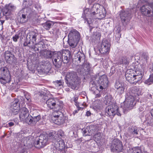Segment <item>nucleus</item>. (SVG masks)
<instances>
[{
  "label": "nucleus",
  "mask_w": 153,
  "mask_h": 153,
  "mask_svg": "<svg viewBox=\"0 0 153 153\" xmlns=\"http://www.w3.org/2000/svg\"><path fill=\"white\" fill-rule=\"evenodd\" d=\"M92 79L90 82V86L91 85H93L92 88H95L99 92L102 90L104 87L107 85L108 82L107 76L105 75L100 76L98 75H95L92 77Z\"/></svg>",
  "instance_id": "1"
},
{
  "label": "nucleus",
  "mask_w": 153,
  "mask_h": 153,
  "mask_svg": "<svg viewBox=\"0 0 153 153\" xmlns=\"http://www.w3.org/2000/svg\"><path fill=\"white\" fill-rule=\"evenodd\" d=\"M66 82L68 86L73 89H77L80 79L76 73L74 71L68 72L66 76Z\"/></svg>",
  "instance_id": "2"
},
{
  "label": "nucleus",
  "mask_w": 153,
  "mask_h": 153,
  "mask_svg": "<svg viewBox=\"0 0 153 153\" xmlns=\"http://www.w3.org/2000/svg\"><path fill=\"white\" fill-rule=\"evenodd\" d=\"M11 77L8 68L2 67L0 68V82L3 85L10 82Z\"/></svg>",
  "instance_id": "3"
},
{
  "label": "nucleus",
  "mask_w": 153,
  "mask_h": 153,
  "mask_svg": "<svg viewBox=\"0 0 153 153\" xmlns=\"http://www.w3.org/2000/svg\"><path fill=\"white\" fill-rule=\"evenodd\" d=\"M132 72V70H127L125 74L126 78V80L130 83L136 85L137 83H139L143 76L141 75H134Z\"/></svg>",
  "instance_id": "4"
},
{
  "label": "nucleus",
  "mask_w": 153,
  "mask_h": 153,
  "mask_svg": "<svg viewBox=\"0 0 153 153\" xmlns=\"http://www.w3.org/2000/svg\"><path fill=\"white\" fill-rule=\"evenodd\" d=\"M105 114L106 115L113 118L115 115L121 116V114L119 111L117 105L114 104L107 107L105 109Z\"/></svg>",
  "instance_id": "5"
},
{
  "label": "nucleus",
  "mask_w": 153,
  "mask_h": 153,
  "mask_svg": "<svg viewBox=\"0 0 153 153\" xmlns=\"http://www.w3.org/2000/svg\"><path fill=\"white\" fill-rule=\"evenodd\" d=\"M99 5L98 4H94L92 10L90 9L86 8L84 10V14L85 17H88L90 19L91 18L94 19V16L96 14H97L99 12Z\"/></svg>",
  "instance_id": "6"
},
{
  "label": "nucleus",
  "mask_w": 153,
  "mask_h": 153,
  "mask_svg": "<svg viewBox=\"0 0 153 153\" xmlns=\"http://www.w3.org/2000/svg\"><path fill=\"white\" fill-rule=\"evenodd\" d=\"M19 117L21 121L27 123L30 122V120H31V116L29 115V111L27 108L24 106L22 107L20 109Z\"/></svg>",
  "instance_id": "7"
},
{
  "label": "nucleus",
  "mask_w": 153,
  "mask_h": 153,
  "mask_svg": "<svg viewBox=\"0 0 153 153\" xmlns=\"http://www.w3.org/2000/svg\"><path fill=\"white\" fill-rule=\"evenodd\" d=\"M135 93L134 95H130L126 97L123 108L124 113H126L127 111L132 109L134 105V96H136Z\"/></svg>",
  "instance_id": "8"
},
{
  "label": "nucleus",
  "mask_w": 153,
  "mask_h": 153,
  "mask_svg": "<svg viewBox=\"0 0 153 153\" xmlns=\"http://www.w3.org/2000/svg\"><path fill=\"white\" fill-rule=\"evenodd\" d=\"M48 140L47 135H41L34 142V145L35 147L39 149L42 148L46 145Z\"/></svg>",
  "instance_id": "9"
},
{
  "label": "nucleus",
  "mask_w": 153,
  "mask_h": 153,
  "mask_svg": "<svg viewBox=\"0 0 153 153\" xmlns=\"http://www.w3.org/2000/svg\"><path fill=\"white\" fill-rule=\"evenodd\" d=\"M141 12L149 17H153V2L143 6L141 8Z\"/></svg>",
  "instance_id": "10"
},
{
  "label": "nucleus",
  "mask_w": 153,
  "mask_h": 153,
  "mask_svg": "<svg viewBox=\"0 0 153 153\" xmlns=\"http://www.w3.org/2000/svg\"><path fill=\"white\" fill-rule=\"evenodd\" d=\"M63 54L60 52H54L52 58L53 63L55 66L59 68L62 62Z\"/></svg>",
  "instance_id": "11"
},
{
  "label": "nucleus",
  "mask_w": 153,
  "mask_h": 153,
  "mask_svg": "<svg viewBox=\"0 0 153 153\" xmlns=\"http://www.w3.org/2000/svg\"><path fill=\"white\" fill-rule=\"evenodd\" d=\"M111 44L109 42L106 40L103 41L100 47L98 48L99 52L102 54H108L110 51Z\"/></svg>",
  "instance_id": "12"
},
{
  "label": "nucleus",
  "mask_w": 153,
  "mask_h": 153,
  "mask_svg": "<svg viewBox=\"0 0 153 153\" xmlns=\"http://www.w3.org/2000/svg\"><path fill=\"white\" fill-rule=\"evenodd\" d=\"M120 18L123 24H126L131 19V12L129 10H122L120 14Z\"/></svg>",
  "instance_id": "13"
},
{
  "label": "nucleus",
  "mask_w": 153,
  "mask_h": 153,
  "mask_svg": "<svg viewBox=\"0 0 153 153\" xmlns=\"http://www.w3.org/2000/svg\"><path fill=\"white\" fill-rule=\"evenodd\" d=\"M111 148V151L113 152H121L123 149L121 142L118 139H114L112 142Z\"/></svg>",
  "instance_id": "14"
},
{
  "label": "nucleus",
  "mask_w": 153,
  "mask_h": 153,
  "mask_svg": "<svg viewBox=\"0 0 153 153\" xmlns=\"http://www.w3.org/2000/svg\"><path fill=\"white\" fill-rule=\"evenodd\" d=\"M39 34L34 31H32L29 33L27 35V38L31 43L34 46L37 45L38 44H36V40L39 36ZM41 42L39 43L38 45H39Z\"/></svg>",
  "instance_id": "15"
},
{
  "label": "nucleus",
  "mask_w": 153,
  "mask_h": 153,
  "mask_svg": "<svg viewBox=\"0 0 153 153\" xmlns=\"http://www.w3.org/2000/svg\"><path fill=\"white\" fill-rule=\"evenodd\" d=\"M48 107L50 109L57 108L59 107L57 102V100L54 98H50L46 102Z\"/></svg>",
  "instance_id": "16"
},
{
  "label": "nucleus",
  "mask_w": 153,
  "mask_h": 153,
  "mask_svg": "<svg viewBox=\"0 0 153 153\" xmlns=\"http://www.w3.org/2000/svg\"><path fill=\"white\" fill-rule=\"evenodd\" d=\"M4 56L6 61L10 64L15 62L16 61V58L9 51H5Z\"/></svg>",
  "instance_id": "17"
},
{
  "label": "nucleus",
  "mask_w": 153,
  "mask_h": 153,
  "mask_svg": "<svg viewBox=\"0 0 153 153\" xmlns=\"http://www.w3.org/2000/svg\"><path fill=\"white\" fill-rule=\"evenodd\" d=\"M15 9L16 7L11 4L7 5L3 11V13L6 16H9L11 14V11Z\"/></svg>",
  "instance_id": "18"
},
{
  "label": "nucleus",
  "mask_w": 153,
  "mask_h": 153,
  "mask_svg": "<svg viewBox=\"0 0 153 153\" xmlns=\"http://www.w3.org/2000/svg\"><path fill=\"white\" fill-rule=\"evenodd\" d=\"M24 10L26 14L27 15V18H30L36 17L37 15L36 12L31 8H24Z\"/></svg>",
  "instance_id": "19"
},
{
  "label": "nucleus",
  "mask_w": 153,
  "mask_h": 153,
  "mask_svg": "<svg viewBox=\"0 0 153 153\" xmlns=\"http://www.w3.org/2000/svg\"><path fill=\"white\" fill-rule=\"evenodd\" d=\"M80 34L79 32L75 29L71 30L69 33L68 39H79Z\"/></svg>",
  "instance_id": "20"
},
{
  "label": "nucleus",
  "mask_w": 153,
  "mask_h": 153,
  "mask_svg": "<svg viewBox=\"0 0 153 153\" xmlns=\"http://www.w3.org/2000/svg\"><path fill=\"white\" fill-rule=\"evenodd\" d=\"M140 128L137 127H132L128 128V134L130 137H134L138 134Z\"/></svg>",
  "instance_id": "21"
},
{
  "label": "nucleus",
  "mask_w": 153,
  "mask_h": 153,
  "mask_svg": "<svg viewBox=\"0 0 153 153\" xmlns=\"http://www.w3.org/2000/svg\"><path fill=\"white\" fill-rule=\"evenodd\" d=\"M20 16V22L21 23H24L26 22L27 20L26 17V16L27 15L26 14V12L25 11L24 8L20 10L19 12Z\"/></svg>",
  "instance_id": "22"
},
{
  "label": "nucleus",
  "mask_w": 153,
  "mask_h": 153,
  "mask_svg": "<svg viewBox=\"0 0 153 153\" xmlns=\"http://www.w3.org/2000/svg\"><path fill=\"white\" fill-rule=\"evenodd\" d=\"M51 120L53 121V122L58 125H60L63 124L64 122L63 116L62 117L60 116L58 117H52Z\"/></svg>",
  "instance_id": "23"
},
{
  "label": "nucleus",
  "mask_w": 153,
  "mask_h": 153,
  "mask_svg": "<svg viewBox=\"0 0 153 153\" xmlns=\"http://www.w3.org/2000/svg\"><path fill=\"white\" fill-rule=\"evenodd\" d=\"M41 119V116L39 115L37 116H34V114H33L32 116H31V120H30V122L28 123L29 124H32L35 125L37 122L39 121Z\"/></svg>",
  "instance_id": "24"
},
{
  "label": "nucleus",
  "mask_w": 153,
  "mask_h": 153,
  "mask_svg": "<svg viewBox=\"0 0 153 153\" xmlns=\"http://www.w3.org/2000/svg\"><path fill=\"white\" fill-rule=\"evenodd\" d=\"M65 55H63L62 62L64 63H68L70 59H71L72 56L70 52L69 51H66Z\"/></svg>",
  "instance_id": "25"
},
{
  "label": "nucleus",
  "mask_w": 153,
  "mask_h": 153,
  "mask_svg": "<svg viewBox=\"0 0 153 153\" xmlns=\"http://www.w3.org/2000/svg\"><path fill=\"white\" fill-rule=\"evenodd\" d=\"M79 67L80 68V72H88L90 70L91 66L89 63L88 62H85L82 65H80Z\"/></svg>",
  "instance_id": "26"
},
{
  "label": "nucleus",
  "mask_w": 153,
  "mask_h": 153,
  "mask_svg": "<svg viewBox=\"0 0 153 153\" xmlns=\"http://www.w3.org/2000/svg\"><path fill=\"white\" fill-rule=\"evenodd\" d=\"M85 58L84 54L80 52H78L75 56V59L76 60V61H78L79 62L84 61Z\"/></svg>",
  "instance_id": "27"
},
{
  "label": "nucleus",
  "mask_w": 153,
  "mask_h": 153,
  "mask_svg": "<svg viewBox=\"0 0 153 153\" xmlns=\"http://www.w3.org/2000/svg\"><path fill=\"white\" fill-rule=\"evenodd\" d=\"M79 39H68V42L71 48H75L78 42V41Z\"/></svg>",
  "instance_id": "28"
},
{
  "label": "nucleus",
  "mask_w": 153,
  "mask_h": 153,
  "mask_svg": "<svg viewBox=\"0 0 153 153\" xmlns=\"http://www.w3.org/2000/svg\"><path fill=\"white\" fill-rule=\"evenodd\" d=\"M54 52L50 51H46L43 53L44 56L47 59H51L53 56Z\"/></svg>",
  "instance_id": "29"
},
{
  "label": "nucleus",
  "mask_w": 153,
  "mask_h": 153,
  "mask_svg": "<svg viewBox=\"0 0 153 153\" xmlns=\"http://www.w3.org/2000/svg\"><path fill=\"white\" fill-rule=\"evenodd\" d=\"M54 143L59 148H60L61 150L65 147V143L63 140L62 139H60L59 141H56Z\"/></svg>",
  "instance_id": "30"
},
{
  "label": "nucleus",
  "mask_w": 153,
  "mask_h": 153,
  "mask_svg": "<svg viewBox=\"0 0 153 153\" xmlns=\"http://www.w3.org/2000/svg\"><path fill=\"white\" fill-rule=\"evenodd\" d=\"M20 108L19 101L18 99H15L13 102L11 103L10 108Z\"/></svg>",
  "instance_id": "31"
},
{
  "label": "nucleus",
  "mask_w": 153,
  "mask_h": 153,
  "mask_svg": "<svg viewBox=\"0 0 153 153\" xmlns=\"http://www.w3.org/2000/svg\"><path fill=\"white\" fill-rule=\"evenodd\" d=\"M117 63L119 65H127L128 64V62L127 58L126 57H123L120 59Z\"/></svg>",
  "instance_id": "32"
},
{
  "label": "nucleus",
  "mask_w": 153,
  "mask_h": 153,
  "mask_svg": "<svg viewBox=\"0 0 153 153\" xmlns=\"http://www.w3.org/2000/svg\"><path fill=\"white\" fill-rule=\"evenodd\" d=\"M33 3L32 0H24L23 3V5L25 8H29V6L32 5Z\"/></svg>",
  "instance_id": "33"
},
{
  "label": "nucleus",
  "mask_w": 153,
  "mask_h": 153,
  "mask_svg": "<svg viewBox=\"0 0 153 153\" xmlns=\"http://www.w3.org/2000/svg\"><path fill=\"white\" fill-rule=\"evenodd\" d=\"M23 45L24 46H28L29 47L34 49L37 48L36 47L34 46L33 44H32L27 38L25 42H24Z\"/></svg>",
  "instance_id": "34"
},
{
  "label": "nucleus",
  "mask_w": 153,
  "mask_h": 153,
  "mask_svg": "<svg viewBox=\"0 0 153 153\" xmlns=\"http://www.w3.org/2000/svg\"><path fill=\"white\" fill-rule=\"evenodd\" d=\"M60 150L61 149L57 146L54 143L51 146V151L53 153H59V152Z\"/></svg>",
  "instance_id": "35"
},
{
  "label": "nucleus",
  "mask_w": 153,
  "mask_h": 153,
  "mask_svg": "<svg viewBox=\"0 0 153 153\" xmlns=\"http://www.w3.org/2000/svg\"><path fill=\"white\" fill-rule=\"evenodd\" d=\"M144 83L148 85L153 84V74L150 75L149 78L145 81Z\"/></svg>",
  "instance_id": "36"
},
{
  "label": "nucleus",
  "mask_w": 153,
  "mask_h": 153,
  "mask_svg": "<svg viewBox=\"0 0 153 153\" xmlns=\"http://www.w3.org/2000/svg\"><path fill=\"white\" fill-rule=\"evenodd\" d=\"M52 22L50 21H47L43 24V26L46 30H48L52 25Z\"/></svg>",
  "instance_id": "37"
},
{
  "label": "nucleus",
  "mask_w": 153,
  "mask_h": 153,
  "mask_svg": "<svg viewBox=\"0 0 153 153\" xmlns=\"http://www.w3.org/2000/svg\"><path fill=\"white\" fill-rule=\"evenodd\" d=\"M85 18L87 23L88 24L89 26L90 31V32H91L92 29L93 28L92 22L94 19L91 18V19H90L89 18H88H88L87 17H85Z\"/></svg>",
  "instance_id": "38"
},
{
  "label": "nucleus",
  "mask_w": 153,
  "mask_h": 153,
  "mask_svg": "<svg viewBox=\"0 0 153 153\" xmlns=\"http://www.w3.org/2000/svg\"><path fill=\"white\" fill-rule=\"evenodd\" d=\"M124 87H125V86L124 83L118 81L116 82L115 85V88L116 89Z\"/></svg>",
  "instance_id": "39"
},
{
  "label": "nucleus",
  "mask_w": 153,
  "mask_h": 153,
  "mask_svg": "<svg viewBox=\"0 0 153 153\" xmlns=\"http://www.w3.org/2000/svg\"><path fill=\"white\" fill-rule=\"evenodd\" d=\"M134 73H133L134 75H141L142 76L143 75V72L142 71V68H137L135 71Z\"/></svg>",
  "instance_id": "40"
},
{
  "label": "nucleus",
  "mask_w": 153,
  "mask_h": 153,
  "mask_svg": "<svg viewBox=\"0 0 153 153\" xmlns=\"http://www.w3.org/2000/svg\"><path fill=\"white\" fill-rule=\"evenodd\" d=\"M82 131L83 135L84 136H90L91 135L88 127L82 129Z\"/></svg>",
  "instance_id": "41"
},
{
  "label": "nucleus",
  "mask_w": 153,
  "mask_h": 153,
  "mask_svg": "<svg viewBox=\"0 0 153 153\" xmlns=\"http://www.w3.org/2000/svg\"><path fill=\"white\" fill-rule=\"evenodd\" d=\"M64 82L63 80H57L55 82V85L56 86L59 88H61L62 87L63 84Z\"/></svg>",
  "instance_id": "42"
},
{
  "label": "nucleus",
  "mask_w": 153,
  "mask_h": 153,
  "mask_svg": "<svg viewBox=\"0 0 153 153\" xmlns=\"http://www.w3.org/2000/svg\"><path fill=\"white\" fill-rule=\"evenodd\" d=\"M132 153H145L142 152L141 150L138 147H135L132 148Z\"/></svg>",
  "instance_id": "43"
},
{
  "label": "nucleus",
  "mask_w": 153,
  "mask_h": 153,
  "mask_svg": "<svg viewBox=\"0 0 153 153\" xmlns=\"http://www.w3.org/2000/svg\"><path fill=\"white\" fill-rule=\"evenodd\" d=\"M88 129L89 130V132L91 135L94 133L96 130L94 126L91 125L89 127L88 126Z\"/></svg>",
  "instance_id": "44"
},
{
  "label": "nucleus",
  "mask_w": 153,
  "mask_h": 153,
  "mask_svg": "<svg viewBox=\"0 0 153 153\" xmlns=\"http://www.w3.org/2000/svg\"><path fill=\"white\" fill-rule=\"evenodd\" d=\"M63 116V114H62V113L59 111H58L53 113V116L52 117H58L60 116L62 117Z\"/></svg>",
  "instance_id": "45"
},
{
  "label": "nucleus",
  "mask_w": 153,
  "mask_h": 153,
  "mask_svg": "<svg viewBox=\"0 0 153 153\" xmlns=\"http://www.w3.org/2000/svg\"><path fill=\"white\" fill-rule=\"evenodd\" d=\"M99 38V36H97L96 33H94L91 36L90 40L92 42H94L97 39Z\"/></svg>",
  "instance_id": "46"
},
{
  "label": "nucleus",
  "mask_w": 153,
  "mask_h": 153,
  "mask_svg": "<svg viewBox=\"0 0 153 153\" xmlns=\"http://www.w3.org/2000/svg\"><path fill=\"white\" fill-rule=\"evenodd\" d=\"M19 108H10V109L12 112V114L13 115H16L18 113Z\"/></svg>",
  "instance_id": "47"
},
{
  "label": "nucleus",
  "mask_w": 153,
  "mask_h": 153,
  "mask_svg": "<svg viewBox=\"0 0 153 153\" xmlns=\"http://www.w3.org/2000/svg\"><path fill=\"white\" fill-rule=\"evenodd\" d=\"M20 35L21 33H20L15 34V35L13 36L12 38L13 41L15 42H17V40L19 39Z\"/></svg>",
  "instance_id": "48"
},
{
  "label": "nucleus",
  "mask_w": 153,
  "mask_h": 153,
  "mask_svg": "<svg viewBox=\"0 0 153 153\" xmlns=\"http://www.w3.org/2000/svg\"><path fill=\"white\" fill-rule=\"evenodd\" d=\"M125 88V87L116 89V92L120 94H122L124 92Z\"/></svg>",
  "instance_id": "49"
},
{
  "label": "nucleus",
  "mask_w": 153,
  "mask_h": 153,
  "mask_svg": "<svg viewBox=\"0 0 153 153\" xmlns=\"http://www.w3.org/2000/svg\"><path fill=\"white\" fill-rule=\"evenodd\" d=\"M94 137L95 140L98 141H100L101 138L100 134L99 133H97L94 136Z\"/></svg>",
  "instance_id": "50"
},
{
  "label": "nucleus",
  "mask_w": 153,
  "mask_h": 153,
  "mask_svg": "<svg viewBox=\"0 0 153 153\" xmlns=\"http://www.w3.org/2000/svg\"><path fill=\"white\" fill-rule=\"evenodd\" d=\"M42 67H41V68L40 69L41 71L43 72H45L47 71V66H45V65H42Z\"/></svg>",
  "instance_id": "51"
},
{
  "label": "nucleus",
  "mask_w": 153,
  "mask_h": 153,
  "mask_svg": "<svg viewBox=\"0 0 153 153\" xmlns=\"http://www.w3.org/2000/svg\"><path fill=\"white\" fill-rule=\"evenodd\" d=\"M97 102H98V103L97 104V105H95V107H97V108H99L100 107H101L102 106V103L101 102L100 100L99 101L98 100H96L95 101V105L96 103H97Z\"/></svg>",
  "instance_id": "52"
},
{
  "label": "nucleus",
  "mask_w": 153,
  "mask_h": 153,
  "mask_svg": "<svg viewBox=\"0 0 153 153\" xmlns=\"http://www.w3.org/2000/svg\"><path fill=\"white\" fill-rule=\"evenodd\" d=\"M58 135L61 137H63L64 135V132L61 130L58 131L57 133Z\"/></svg>",
  "instance_id": "53"
},
{
  "label": "nucleus",
  "mask_w": 153,
  "mask_h": 153,
  "mask_svg": "<svg viewBox=\"0 0 153 153\" xmlns=\"http://www.w3.org/2000/svg\"><path fill=\"white\" fill-rule=\"evenodd\" d=\"M74 101L75 102V105L77 107H78L79 106V103L77 102L78 97H74L73 98Z\"/></svg>",
  "instance_id": "54"
},
{
  "label": "nucleus",
  "mask_w": 153,
  "mask_h": 153,
  "mask_svg": "<svg viewBox=\"0 0 153 153\" xmlns=\"http://www.w3.org/2000/svg\"><path fill=\"white\" fill-rule=\"evenodd\" d=\"M115 68L114 67H112L111 69L110 73L113 74L115 73Z\"/></svg>",
  "instance_id": "55"
},
{
  "label": "nucleus",
  "mask_w": 153,
  "mask_h": 153,
  "mask_svg": "<svg viewBox=\"0 0 153 153\" xmlns=\"http://www.w3.org/2000/svg\"><path fill=\"white\" fill-rule=\"evenodd\" d=\"M25 96L26 99L28 101H29L30 100V97L29 96L28 94L25 95Z\"/></svg>",
  "instance_id": "56"
},
{
  "label": "nucleus",
  "mask_w": 153,
  "mask_h": 153,
  "mask_svg": "<svg viewBox=\"0 0 153 153\" xmlns=\"http://www.w3.org/2000/svg\"><path fill=\"white\" fill-rule=\"evenodd\" d=\"M91 113L90 111H87L86 112L85 115L87 117H88V116H90L91 115Z\"/></svg>",
  "instance_id": "57"
},
{
  "label": "nucleus",
  "mask_w": 153,
  "mask_h": 153,
  "mask_svg": "<svg viewBox=\"0 0 153 153\" xmlns=\"http://www.w3.org/2000/svg\"><path fill=\"white\" fill-rule=\"evenodd\" d=\"M8 125L9 126L11 127L14 125V123L13 122H10L8 123Z\"/></svg>",
  "instance_id": "58"
},
{
  "label": "nucleus",
  "mask_w": 153,
  "mask_h": 153,
  "mask_svg": "<svg viewBox=\"0 0 153 153\" xmlns=\"http://www.w3.org/2000/svg\"><path fill=\"white\" fill-rule=\"evenodd\" d=\"M147 126H151L152 124V122L151 120H150L149 121H147V122L146 123Z\"/></svg>",
  "instance_id": "59"
},
{
  "label": "nucleus",
  "mask_w": 153,
  "mask_h": 153,
  "mask_svg": "<svg viewBox=\"0 0 153 153\" xmlns=\"http://www.w3.org/2000/svg\"><path fill=\"white\" fill-rule=\"evenodd\" d=\"M144 107H143L142 106H140L139 108V110L140 111H143L144 109Z\"/></svg>",
  "instance_id": "60"
},
{
  "label": "nucleus",
  "mask_w": 153,
  "mask_h": 153,
  "mask_svg": "<svg viewBox=\"0 0 153 153\" xmlns=\"http://www.w3.org/2000/svg\"><path fill=\"white\" fill-rule=\"evenodd\" d=\"M101 96V94L100 93L98 94H97L96 95V97H100Z\"/></svg>",
  "instance_id": "61"
},
{
  "label": "nucleus",
  "mask_w": 153,
  "mask_h": 153,
  "mask_svg": "<svg viewBox=\"0 0 153 153\" xmlns=\"http://www.w3.org/2000/svg\"><path fill=\"white\" fill-rule=\"evenodd\" d=\"M150 70L151 72H153V64L150 67Z\"/></svg>",
  "instance_id": "62"
},
{
  "label": "nucleus",
  "mask_w": 153,
  "mask_h": 153,
  "mask_svg": "<svg viewBox=\"0 0 153 153\" xmlns=\"http://www.w3.org/2000/svg\"><path fill=\"white\" fill-rule=\"evenodd\" d=\"M111 102V99H108V100H106V102L107 103H108V104H110V102Z\"/></svg>",
  "instance_id": "63"
},
{
  "label": "nucleus",
  "mask_w": 153,
  "mask_h": 153,
  "mask_svg": "<svg viewBox=\"0 0 153 153\" xmlns=\"http://www.w3.org/2000/svg\"><path fill=\"white\" fill-rule=\"evenodd\" d=\"M150 113L152 116L153 117V108L151 110Z\"/></svg>",
  "instance_id": "64"
}]
</instances>
